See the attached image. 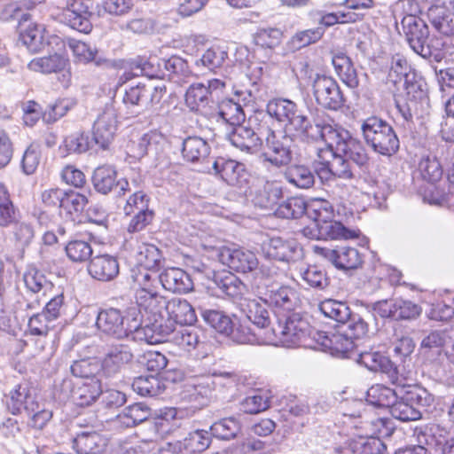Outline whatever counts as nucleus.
Here are the masks:
<instances>
[{
  "instance_id": "f257e3e1",
  "label": "nucleus",
  "mask_w": 454,
  "mask_h": 454,
  "mask_svg": "<svg viewBox=\"0 0 454 454\" xmlns=\"http://www.w3.org/2000/svg\"><path fill=\"white\" fill-rule=\"evenodd\" d=\"M269 121L270 118L286 125L289 131L305 142L319 141V134L327 121H315L312 123L309 118L299 111L297 105L286 98H273L266 106L264 114Z\"/></svg>"
},
{
  "instance_id": "f03ea898",
  "label": "nucleus",
  "mask_w": 454,
  "mask_h": 454,
  "mask_svg": "<svg viewBox=\"0 0 454 454\" xmlns=\"http://www.w3.org/2000/svg\"><path fill=\"white\" fill-rule=\"evenodd\" d=\"M168 301L159 292L136 298L138 307L136 316L141 320L140 329L148 343L160 342L172 333V324L165 321L163 315Z\"/></svg>"
},
{
  "instance_id": "7ed1b4c3",
  "label": "nucleus",
  "mask_w": 454,
  "mask_h": 454,
  "mask_svg": "<svg viewBox=\"0 0 454 454\" xmlns=\"http://www.w3.org/2000/svg\"><path fill=\"white\" fill-rule=\"evenodd\" d=\"M317 332L299 314H292L288 317H278L276 324L264 333L262 341L265 344L276 346H303L313 348L315 347V333Z\"/></svg>"
},
{
  "instance_id": "20e7f679",
  "label": "nucleus",
  "mask_w": 454,
  "mask_h": 454,
  "mask_svg": "<svg viewBox=\"0 0 454 454\" xmlns=\"http://www.w3.org/2000/svg\"><path fill=\"white\" fill-rule=\"evenodd\" d=\"M416 14L410 12L401 21L406 42L421 58L429 62L440 63L444 57L440 51L444 43L438 37H430L427 25Z\"/></svg>"
},
{
  "instance_id": "39448f33",
  "label": "nucleus",
  "mask_w": 454,
  "mask_h": 454,
  "mask_svg": "<svg viewBox=\"0 0 454 454\" xmlns=\"http://www.w3.org/2000/svg\"><path fill=\"white\" fill-rule=\"evenodd\" d=\"M7 406L12 414L25 411L29 417V426L36 429L43 428L52 418V411L27 382L20 383L10 391Z\"/></svg>"
},
{
  "instance_id": "423d86ee",
  "label": "nucleus",
  "mask_w": 454,
  "mask_h": 454,
  "mask_svg": "<svg viewBox=\"0 0 454 454\" xmlns=\"http://www.w3.org/2000/svg\"><path fill=\"white\" fill-rule=\"evenodd\" d=\"M137 309L131 308L128 317L122 315L120 309L110 308L98 312L96 319L98 330L107 336L116 339L128 338L135 333V338L144 340L141 332V320L137 316Z\"/></svg>"
},
{
  "instance_id": "0eeeda50",
  "label": "nucleus",
  "mask_w": 454,
  "mask_h": 454,
  "mask_svg": "<svg viewBox=\"0 0 454 454\" xmlns=\"http://www.w3.org/2000/svg\"><path fill=\"white\" fill-rule=\"evenodd\" d=\"M433 402L434 396L426 388L404 384L399 387L397 399L389 411L393 418L400 421H413L422 416L419 408L429 407Z\"/></svg>"
},
{
  "instance_id": "6e6552de",
  "label": "nucleus",
  "mask_w": 454,
  "mask_h": 454,
  "mask_svg": "<svg viewBox=\"0 0 454 454\" xmlns=\"http://www.w3.org/2000/svg\"><path fill=\"white\" fill-rule=\"evenodd\" d=\"M322 140L331 148H335L337 153H344L358 166L368 163L369 157L362 142L353 138L350 133L340 126L327 121L319 134Z\"/></svg>"
},
{
  "instance_id": "1a4fd4ad",
  "label": "nucleus",
  "mask_w": 454,
  "mask_h": 454,
  "mask_svg": "<svg viewBox=\"0 0 454 454\" xmlns=\"http://www.w3.org/2000/svg\"><path fill=\"white\" fill-rule=\"evenodd\" d=\"M361 130L365 143L373 152L383 156H392L398 151L399 138L387 121L370 116L363 121Z\"/></svg>"
},
{
  "instance_id": "9d476101",
  "label": "nucleus",
  "mask_w": 454,
  "mask_h": 454,
  "mask_svg": "<svg viewBox=\"0 0 454 454\" xmlns=\"http://www.w3.org/2000/svg\"><path fill=\"white\" fill-rule=\"evenodd\" d=\"M269 118L263 113H256L250 116L247 125L244 123L233 127L227 132L226 137L230 143L247 154L257 153L262 146L263 137L260 133L259 128L268 126Z\"/></svg>"
},
{
  "instance_id": "9b49d317",
  "label": "nucleus",
  "mask_w": 454,
  "mask_h": 454,
  "mask_svg": "<svg viewBox=\"0 0 454 454\" xmlns=\"http://www.w3.org/2000/svg\"><path fill=\"white\" fill-rule=\"evenodd\" d=\"M265 141L264 160L280 168L287 166L294 157V142L290 136L282 132L276 133L270 127L259 128Z\"/></svg>"
},
{
  "instance_id": "f8f14e48",
  "label": "nucleus",
  "mask_w": 454,
  "mask_h": 454,
  "mask_svg": "<svg viewBox=\"0 0 454 454\" xmlns=\"http://www.w3.org/2000/svg\"><path fill=\"white\" fill-rule=\"evenodd\" d=\"M133 358L132 348L127 343L107 344L99 360V376L105 379L118 378Z\"/></svg>"
},
{
  "instance_id": "ddd939ff",
  "label": "nucleus",
  "mask_w": 454,
  "mask_h": 454,
  "mask_svg": "<svg viewBox=\"0 0 454 454\" xmlns=\"http://www.w3.org/2000/svg\"><path fill=\"white\" fill-rule=\"evenodd\" d=\"M325 145V148L317 150V164L320 167L316 169L320 178L329 179L334 176L351 179L353 173L344 153H337L335 148Z\"/></svg>"
},
{
  "instance_id": "4468645a",
  "label": "nucleus",
  "mask_w": 454,
  "mask_h": 454,
  "mask_svg": "<svg viewBox=\"0 0 454 454\" xmlns=\"http://www.w3.org/2000/svg\"><path fill=\"white\" fill-rule=\"evenodd\" d=\"M313 95L318 105L337 111L344 106V97L337 82L326 75L317 74L312 83Z\"/></svg>"
},
{
  "instance_id": "2eb2a0df",
  "label": "nucleus",
  "mask_w": 454,
  "mask_h": 454,
  "mask_svg": "<svg viewBox=\"0 0 454 454\" xmlns=\"http://www.w3.org/2000/svg\"><path fill=\"white\" fill-rule=\"evenodd\" d=\"M217 255L223 264L239 273L251 272L259 264L255 254L242 247H223L217 250Z\"/></svg>"
},
{
  "instance_id": "dca6fc26",
  "label": "nucleus",
  "mask_w": 454,
  "mask_h": 454,
  "mask_svg": "<svg viewBox=\"0 0 454 454\" xmlns=\"http://www.w3.org/2000/svg\"><path fill=\"white\" fill-rule=\"evenodd\" d=\"M118 129L117 111L107 104L98 114L93 125V139L101 148L106 149L113 142Z\"/></svg>"
},
{
  "instance_id": "f3484780",
  "label": "nucleus",
  "mask_w": 454,
  "mask_h": 454,
  "mask_svg": "<svg viewBox=\"0 0 454 454\" xmlns=\"http://www.w3.org/2000/svg\"><path fill=\"white\" fill-rule=\"evenodd\" d=\"M90 0H67L63 10L65 22L73 29L89 34L92 29Z\"/></svg>"
},
{
  "instance_id": "a211bd4d",
  "label": "nucleus",
  "mask_w": 454,
  "mask_h": 454,
  "mask_svg": "<svg viewBox=\"0 0 454 454\" xmlns=\"http://www.w3.org/2000/svg\"><path fill=\"white\" fill-rule=\"evenodd\" d=\"M315 254L330 261L336 268L348 270L358 268L362 264V256L358 250L350 247H338L335 249L314 246Z\"/></svg>"
},
{
  "instance_id": "6ab92c4d",
  "label": "nucleus",
  "mask_w": 454,
  "mask_h": 454,
  "mask_svg": "<svg viewBox=\"0 0 454 454\" xmlns=\"http://www.w3.org/2000/svg\"><path fill=\"white\" fill-rule=\"evenodd\" d=\"M305 236L317 239H351L357 236L356 231L347 229L342 223L336 221H326L318 215L312 226L303 230Z\"/></svg>"
},
{
  "instance_id": "aec40b11",
  "label": "nucleus",
  "mask_w": 454,
  "mask_h": 454,
  "mask_svg": "<svg viewBox=\"0 0 454 454\" xmlns=\"http://www.w3.org/2000/svg\"><path fill=\"white\" fill-rule=\"evenodd\" d=\"M314 345L313 348H322L330 351L333 355L341 357H350V354L355 348L352 337L340 332L331 334L320 331L315 333Z\"/></svg>"
},
{
  "instance_id": "412c9836",
  "label": "nucleus",
  "mask_w": 454,
  "mask_h": 454,
  "mask_svg": "<svg viewBox=\"0 0 454 454\" xmlns=\"http://www.w3.org/2000/svg\"><path fill=\"white\" fill-rule=\"evenodd\" d=\"M262 250L269 259L290 262L301 256V247L294 240H284L279 237L271 238L262 243Z\"/></svg>"
},
{
  "instance_id": "4be33fe9",
  "label": "nucleus",
  "mask_w": 454,
  "mask_h": 454,
  "mask_svg": "<svg viewBox=\"0 0 454 454\" xmlns=\"http://www.w3.org/2000/svg\"><path fill=\"white\" fill-rule=\"evenodd\" d=\"M260 299L270 305L290 311L298 302L295 290L287 286L278 284L268 285L265 283V290L258 291Z\"/></svg>"
},
{
  "instance_id": "5701e85b",
  "label": "nucleus",
  "mask_w": 454,
  "mask_h": 454,
  "mask_svg": "<svg viewBox=\"0 0 454 454\" xmlns=\"http://www.w3.org/2000/svg\"><path fill=\"white\" fill-rule=\"evenodd\" d=\"M185 103L187 106L204 115H213L210 111L215 102L205 87V83L197 82L192 84L185 93Z\"/></svg>"
},
{
  "instance_id": "b1692460",
  "label": "nucleus",
  "mask_w": 454,
  "mask_h": 454,
  "mask_svg": "<svg viewBox=\"0 0 454 454\" xmlns=\"http://www.w3.org/2000/svg\"><path fill=\"white\" fill-rule=\"evenodd\" d=\"M165 312L168 315V318H165V321L172 324V332L174 331V323L181 325H192L197 320L194 309L184 299L173 298L168 301Z\"/></svg>"
},
{
  "instance_id": "393cba45",
  "label": "nucleus",
  "mask_w": 454,
  "mask_h": 454,
  "mask_svg": "<svg viewBox=\"0 0 454 454\" xmlns=\"http://www.w3.org/2000/svg\"><path fill=\"white\" fill-rule=\"evenodd\" d=\"M88 272L95 279L110 281L119 274V262L113 255H97L91 258L88 265Z\"/></svg>"
},
{
  "instance_id": "a878e982",
  "label": "nucleus",
  "mask_w": 454,
  "mask_h": 454,
  "mask_svg": "<svg viewBox=\"0 0 454 454\" xmlns=\"http://www.w3.org/2000/svg\"><path fill=\"white\" fill-rule=\"evenodd\" d=\"M387 447L378 437H358L352 439L345 447L334 448L337 454H383Z\"/></svg>"
},
{
  "instance_id": "bb28decb",
  "label": "nucleus",
  "mask_w": 454,
  "mask_h": 454,
  "mask_svg": "<svg viewBox=\"0 0 454 454\" xmlns=\"http://www.w3.org/2000/svg\"><path fill=\"white\" fill-rule=\"evenodd\" d=\"M159 279L162 287L172 293H187L193 286L190 276L180 268L165 269L159 275Z\"/></svg>"
},
{
  "instance_id": "cd10ccee",
  "label": "nucleus",
  "mask_w": 454,
  "mask_h": 454,
  "mask_svg": "<svg viewBox=\"0 0 454 454\" xmlns=\"http://www.w3.org/2000/svg\"><path fill=\"white\" fill-rule=\"evenodd\" d=\"M215 175L219 176L229 185H239L245 178V167L242 163L231 159L218 157L213 163Z\"/></svg>"
},
{
  "instance_id": "c85d7f7f",
  "label": "nucleus",
  "mask_w": 454,
  "mask_h": 454,
  "mask_svg": "<svg viewBox=\"0 0 454 454\" xmlns=\"http://www.w3.org/2000/svg\"><path fill=\"white\" fill-rule=\"evenodd\" d=\"M336 74L342 82L348 88L352 90H359V92L366 98H370L372 97V85L369 82L368 74L363 73L361 76H359L352 61L344 66L341 69L336 72Z\"/></svg>"
},
{
  "instance_id": "c756f323",
  "label": "nucleus",
  "mask_w": 454,
  "mask_h": 454,
  "mask_svg": "<svg viewBox=\"0 0 454 454\" xmlns=\"http://www.w3.org/2000/svg\"><path fill=\"white\" fill-rule=\"evenodd\" d=\"M392 382L395 386V388L380 384L372 386L367 391V402L375 407H387L390 409L397 399L399 387L403 385L398 378L392 380Z\"/></svg>"
},
{
  "instance_id": "7c9ffc66",
  "label": "nucleus",
  "mask_w": 454,
  "mask_h": 454,
  "mask_svg": "<svg viewBox=\"0 0 454 454\" xmlns=\"http://www.w3.org/2000/svg\"><path fill=\"white\" fill-rule=\"evenodd\" d=\"M102 393L100 380L91 378L76 383L73 391V401L79 406H88L93 403Z\"/></svg>"
},
{
  "instance_id": "2f4dec72",
  "label": "nucleus",
  "mask_w": 454,
  "mask_h": 454,
  "mask_svg": "<svg viewBox=\"0 0 454 454\" xmlns=\"http://www.w3.org/2000/svg\"><path fill=\"white\" fill-rule=\"evenodd\" d=\"M107 439L101 434L91 433L79 434L73 442V448L78 454H103L107 446Z\"/></svg>"
},
{
  "instance_id": "473e14b6",
  "label": "nucleus",
  "mask_w": 454,
  "mask_h": 454,
  "mask_svg": "<svg viewBox=\"0 0 454 454\" xmlns=\"http://www.w3.org/2000/svg\"><path fill=\"white\" fill-rule=\"evenodd\" d=\"M182 145V155L189 162H202L210 153L207 141L198 136L186 137Z\"/></svg>"
},
{
  "instance_id": "72a5a7b5",
  "label": "nucleus",
  "mask_w": 454,
  "mask_h": 454,
  "mask_svg": "<svg viewBox=\"0 0 454 454\" xmlns=\"http://www.w3.org/2000/svg\"><path fill=\"white\" fill-rule=\"evenodd\" d=\"M69 59L64 53L56 52L49 56L35 58L28 63V68L34 72L51 74L64 70Z\"/></svg>"
},
{
  "instance_id": "f704fd0d",
  "label": "nucleus",
  "mask_w": 454,
  "mask_h": 454,
  "mask_svg": "<svg viewBox=\"0 0 454 454\" xmlns=\"http://www.w3.org/2000/svg\"><path fill=\"white\" fill-rule=\"evenodd\" d=\"M20 217V210L14 205L7 186L0 182V228H8Z\"/></svg>"
},
{
  "instance_id": "c9c22d12",
  "label": "nucleus",
  "mask_w": 454,
  "mask_h": 454,
  "mask_svg": "<svg viewBox=\"0 0 454 454\" xmlns=\"http://www.w3.org/2000/svg\"><path fill=\"white\" fill-rule=\"evenodd\" d=\"M427 18L436 31L446 36L454 35V22L450 12L440 5H431L427 10Z\"/></svg>"
},
{
  "instance_id": "e433bc0d",
  "label": "nucleus",
  "mask_w": 454,
  "mask_h": 454,
  "mask_svg": "<svg viewBox=\"0 0 454 454\" xmlns=\"http://www.w3.org/2000/svg\"><path fill=\"white\" fill-rule=\"evenodd\" d=\"M162 254L160 249L152 244H141L136 253V262L143 268L142 271L157 270L161 263Z\"/></svg>"
},
{
  "instance_id": "4c0bfd02",
  "label": "nucleus",
  "mask_w": 454,
  "mask_h": 454,
  "mask_svg": "<svg viewBox=\"0 0 454 454\" xmlns=\"http://www.w3.org/2000/svg\"><path fill=\"white\" fill-rule=\"evenodd\" d=\"M265 301L251 300L247 303L246 316L248 321L253 323L259 330L265 333L270 325V311Z\"/></svg>"
},
{
  "instance_id": "58836bf2",
  "label": "nucleus",
  "mask_w": 454,
  "mask_h": 454,
  "mask_svg": "<svg viewBox=\"0 0 454 454\" xmlns=\"http://www.w3.org/2000/svg\"><path fill=\"white\" fill-rule=\"evenodd\" d=\"M240 432L241 423L233 416L221 419L210 427V434L223 441L235 439Z\"/></svg>"
},
{
  "instance_id": "ea45409f",
  "label": "nucleus",
  "mask_w": 454,
  "mask_h": 454,
  "mask_svg": "<svg viewBox=\"0 0 454 454\" xmlns=\"http://www.w3.org/2000/svg\"><path fill=\"white\" fill-rule=\"evenodd\" d=\"M284 176L288 183L300 189H309L315 183L313 172L305 165H291L286 169Z\"/></svg>"
},
{
  "instance_id": "a19ab883",
  "label": "nucleus",
  "mask_w": 454,
  "mask_h": 454,
  "mask_svg": "<svg viewBox=\"0 0 454 454\" xmlns=\"http://www.w3.org/2000/svg\"><path fill=\"white\" fill-rule=\"evenodd\" d=\"M43 31L42 26L29 23L27 27L21 28L20 40L30 52H39L44 46Z\"/></svg>"
},
{
  "instance_id": "79ce46f5",
  "label": "nucleus",
  "mask_w": 454,
  "mask_h": 454,
  "mask_svg": "<svg viewBox=\"0 0 454 454\" xmlns=\"http://www.w3.org/2000/svg\"><path fill=\"white\" fill-rule=\"evenodd\" d=\"M116 170L108 165L100 166L94 170L92 183L95 190L107 194L116 184Z\"/></svg>"
},
{
  "instance_id": "37998d69",
  "label": "nucleus",
  "mask_w": 454,
  "mask_h": 454,
  "mask_svg": "<svg viewBox=\"0 0 454 454\" xmlns=\"http://www.w3.org/2000/svg\"><path fill=\"white\" fill-rule=\"evenodd\" d=\"M218 116L231 129L245 122L246 115L242 106L231 99L223 100L218 106Z\"/></svg>"
},
{
  "instance_id": "c03bdc74",
  "label": "nucleus",
  "mask_w": 454,
  "mask_h": 454,
  "mask_svg": "<svg viewBox=\"0 0 454 454\" xmlns=\"http://www.w3.org/2000/svg\"><path fill=\"white\" fill-rule=\"evenodd\" d=\"M320 311L326 317L339 324L345 325L351 317V309L342 301L328 299L319 304Z\"/></svg>"
},
{
  "instance_id": "a18cd8bd",
  "label": "nucleus",
  "mask_w": 454,
  "mask_h": 454,
  "mask_svg": "<svg viewBox=\"0 0 454 454\" xmlns=\"http://www.w3.org/2000/svg\"><path fill=\"white\" fill-rule=\"evenodd\" d=\"M282 196V188L276 182H266L254 199V203L262 208H273Z\"/></svg>"
},
{
  "instance_id": "49530a36",
  "label": "nucleus",
  "mask_w": 454,
  "mask_h": 454,
  "mask_svg": "<svg viewBox=\"0 0 454 454\" xmlns=\"http://www.w3.org/2000/svg\"><path fill=\"white\" fill-rule=\"evenodd\" d=\"M299 277L304 285L311 288L322 290L329 285V278L326 272L317 266L301 268Z\"/></svg>"
},
{
  "instance_id": "de8ad7c7",
  "label": "nucleus",
  "mask_w": 454,
  "mask_h": 454,
  "mask_svg": "<svg viewBox=\"0 0 454 454\" xmlns=\"http://www.w3.org/2000/svg\"><path fill=\"white\" fill-rule=\"evenodd\" d=\"M357 362L372 372H389L393 368L391 361L380 352H363Z\"/></svg>"
},
{
  "instance_id": "09e8293b",
  "label": "nucleus",
  "mask_w": 454,
  "mask_h": 454,
  "mask_svg": "<svg viewBox=\"0 0 454 454\" xmlns=\"http://www.w3.org/2000/svg\"><path fill=\"white\" fill-rule=\"evenodd\" d=\"M227 59L228 52L226 50L220 46H214L207 49L200 59H196L195 65L214 71L221 67Z\"/></svg>"
},
{
  "instance_id": "8fccbe9b",
  "label": "nucleus",
  "mask_w": 454,
  "mask_h": 454,
  "mask_svg": "<svg viewBox=\"0 0 454 454\" xmlns=\"http://www.w3.org/2000/svg\"><path fill=\"white\" fill-rule=\"evenodd\" d=\"M419 171L422 178L431 184L441 180L442 176V168L435 156H423L419 163Z\"/></svg>"
},
{
  "instance_id": "3c124183",
  "label": "nucleus",
  "mask_w": 454,
  "mask_h": 454,
  "mask_svg": "<svg viewBox=\"0 0 454 454\" xmlns=\"http://www.w3.org/2000/svg\"><path fill=\"white\" fill-rule=\"evenodd\" d=\"M135 282L137 284L136 291V298L146 296L159 292V275L149 271L139 270L134 277Z\"/></svg>"
},
{
  "instance_id": "603ef678",
  "label": "nucleus",
  "mask_w": 454,
  "mask_h": 454,
  "mask_svg": "<svg viewBox=\"0 0 454 454\" xmlns=\"http://www.w3.org/2000/svg\"><path fill=\"white\" fill-rule=\"evenodd\" d=\"M167 75L176 82H181L189 77L191 71L187 62L180 57L172 56L168 59H162Z\"/></svg>"
},
{
  "instance_id": "864d4df0",
  "label": "nucleus",
  "mask_w": 454,
  "mask_h": 454,
  "mask_svg": "<svg viewBox=\"0 0 454 454\" xmlns=\"http://www.w3.org/2000/svg\"><path fill=\"white\" fill-rule=\"evenodd\" d=\"M211 443L210 434L206 430H195L184 439L183 448L190 453L202 452Z\"/></svg>"
},
{
  "instance_id": "5fc2aeb1",
  "label": "nucleus",
  "mask_w": 454,
  "mask_h": 454,
  "mask_svg": "<svg viewBox=\"0 0 454 454\" xmlns=\"http://www.w3.org/2000/svg\"><path fill=\"white\" fill-rule=\"evenodd\" d=\"M202 317L207 324L220 333L229 335L231 332L233 322L223 312L215 309L202 311Z\"/></svg>"
},
{
  "instance_id": "6e6d98bb",
  "label": "nucleus",
  "mask_w": 454,
  "mask_h": 454,
  "mask_svg": "<svg viewBox=\"0 0 454 454\" xmlns=\"http://www.w3.org/2000/svg\"><path fill=\"white\" fill-rule=\"evenodd\" d=\"M132 388L143 396H155L162 392L160 380L153 374L136 378L132 383Z\"/></svg>"
},
{
  "instance_id": "4d7b16f0",
  "label": "nucleus",
  "mask_w": 454,
  "mask_h": 454,
  "mask_svg": "<svg viewBox=\"0 0 454 454\" xmlns=\"http://www.w3.org/2000/svg\"><path fill=\"white\" fill-rule=\"evenodd\" d=\"M306 210V203L302 198L292 197L281 203L276 209L275 214L282 218H298Z\"/></svg>"
},
{
  "instance_id": "13d9d810",
  "label": "nucleus",
  "mask_w": 454,
  "mask_h": 454,
  "mask_svg": "<svg viewBox=\"0 0 454 454\" xmlns=\"http://www.w3.org/2000/svg\"><path fill=\"white\" fill-rule=\"evenodd\" d=\"M151 415L148 406L142 403H134L123 410L121 419L127 427H134L145 421Z\"/></svg>"
},
{
  "instance_id": "bf43d9fd",
  "label": "nucleus",
  "mask_w": 454,
  "mask_h": 454,
  "mask_svg": "<svg viewBox=\"0 0 454 454\" xmlns=\"http://www.w3.org/2000/svg\"><path fill=\"white\" fill-rule=\"evenodd\" d=\"M67 256L74 262H84L90 258L92 247L87 241L74 239L69 241L65 247Z\"/></svg>"
},
{
  "instance_id": "052dcab7",
  "label": "nucleus",
  "mask_w": 454,
  "mask_h": 454,
  "mask_svg": "<svg viewBox=\"0 0 454 454\" xmlns=\"http://www.w3.org/2000/svg\"><path fill=\"white\" fill-rule=\"evenodd\" d=\"M229 336L237 343L239 344H265L262 340L264 334L261 337L257 336V333H254L247 325L239 324L236 325L232 324L231 332Z\"/></svg>"
},
{
  "instance_id": "680f3d73",
  "label": "nucleus",
  "mask_w": 454,
  "mask_h": 454,
  "mask_svg": "<svg viewBox=\"0 0 454 454\" xmlns=\"http://www.w3.org/2000/svg\"><path fill=\"white\" fill-rule=\"evenodd\" d=\"M67 45L72 51L75 60L80 63L85 64L93 61L98 53L95 47L76 39H68Z\"/></svg>"
},
{
  "instance_id": "e2e57ef3",
  "label": "nucleus",
  "mask_w": 454,
  "mask_h": 454,
  "mask_svg": "<svg viewBox=\"0 0 454 454\" xmlns=\"http://www.w3.org/2000/svg\"><path fill=\"white\" fill-rule=\"evenodd\" d=\"M173 340L181 349L190 352L200 342V331L195 328H184L175 333Z\"/></svg>"
},
{
  "instance_id": "0e129e2a",
  "label": "nucleus",
  "mask_w": 454,
  "mask_h": 454,
  "mask_svg": "<svg viewBox=\"0 0 454 454\" xmlns=\"http://www.w3.org/2000/svg\"><path fill=\"white\" fill-rule=\"evenodd\" d=\"M282 35L281 30L278 28H260L255 33L254 40L258 46L273 49L280 43Z\"/></svg>"
},
{
  "instance_id": "69168bd1",
  "label": "nucleus",
  "mask_w": 454,
  "mask_h": 454,
  "mask_svg": "<svg viewBox=\"0 0 454 454\" xmlns=\"http://www.w3.org/2000/svg\"><path fill=\"white\" fill-rule=\"evenodd\" d=\"M394 307V320L414 319L421 313V308L418 304L407 300L395 299Z\"/></svg>"
},
{
  "instance_id": "338daca9",
  "label": "nucleus",
  "mask_w": 454,
  "mask_h": 454,
  "mask_svg": "<svg viewBox=\"0 0 454 454\" xmlns=\"http://www.w3.org/2000/svg\"><path fill=\"white\" fill-rule=\"evenodd\" d=\"M11 227L13 239L18 247H24L30 244L35 236L34 227L31 223L18 219Z\"/></svg>"
},
{
  "instance_id": "774afa93",
  "label": "nucleus",
  "mask_w": 454,
  "mask_h": 454,
  "mask_svg": "<svg viewBox=\"0 0 454 454\" xmlns=\"http://www.w3.org/2000/svg\"><path fill=\"white\" fill-rule=\"evenodd\" d=\"M270 406L268 396L262 393H254L243 399L240 403L241 410L249 414H255L265 411Z\"/></svg>"
}]
</instances>
